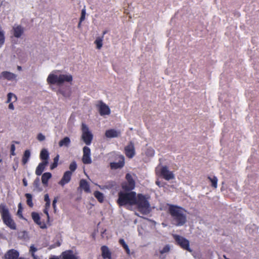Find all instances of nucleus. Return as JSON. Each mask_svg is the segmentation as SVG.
Listing matches in <instances>:
<instances>
[{"label": "nucleus", "instance_id": "f8f14e48", "mask_svg": "<svg viewBox=\"0 0 259 259\" xmlns=\"http://www.w3.org/2000/svg\"><path fill=\"white\" fill-rule=\"evenodd\" d=\"M125 154L129 158H133L135 155V150L134 143L131 142L128 145L124 148Z\"/></svg>", "mask_w": 259, "mask_h": 259}, {"label": "nucleus", "instance_id": "3c124183", "mask_svg": "<svg viewBox=\"0 0 259 259\" xmlns=\"http://www.w3.org/2000/svg\"><path fill=\"white\" fill-rule=\"evenodd\" d=\"M44 212L47 215L48 218H49V214L48 212V208H45L44 210Z\"/></svg>", "mask_w": 259, "mask_h": 259}, {"label": "nucleus", "instance_id": "4be33fe9", "mask_svg": "<svg viewBox=\"0 0 259 259\" xmlns=\"http://www.w3.org/2000/svg\"><path fill=\"white\" fill-rule=\"evenodd\" d=\"M14 30V36L16 38L20 37L24 32L23 28L20 26L18 25L17 26L13 27Z\"/></svg>", "mask_w": 259, "mask_h": 259}, {"label": "nucleus", "instance_id": "e433bc0d", "mask_svg": "<svg viewBox=\"0 0 259 259\" xmlns=\"http://www.w3.org/2000/svg\"><path fill=\"white\" fill-rule=\"evenodd\" d=\"M76 168H77L76 163L75 161H73L70 163V164L69 165V169L70 170V171H71V172H73L76 170Z\"/></svg>", "mask_w": 259, "mask_h": 259}, {"label": "nucleus", "instance_id": "a211bd4d", "mask_svg": "<svg viewBox=\"0 0 259 259\" xmlns=\"http://www.w3.org/2000/svg\"><path fill=\"white\" fill-rule=\"evenodd\" d=\"M0 77L8 80H12L15 79L16 75L13 73L6 71L1 73Z\"/></svg>", "mask_w": 259, "mask_h": 259}, {"label": "nucleus", "instance_id": "7ed1b4c3", "mask_svg": "<svg viewBox=\"0 0 259 259\" xmlns=\"http://www.w3.org/2000/svg\"><path fill=\"white\" fill-rule=\"evenodd\" d=\"M148 198V197L141 193L136 195L134 205H137L138 210L142 214H146L149 212L150 204Z\"/></svg>", "mask_w": 259, "mask_h": 259}, {"label": "nucleus", "instance_id": "2f4dec72", "mask_svg": "<svg viewBox=\"0 0 259 259\" xmlns=\"http://www.w3.org/2000/svg\"><path fill=\"white\" fill-rule=\"evenodd\" d=\"M119 242L121 245L123 247V248L125 249L126 252L128 254H130V249L128 246V245L125 243L123 239H120L119 240Z\"/></svg>", "mask_w": 259, "mask_h": 259}, {"label": "nucleus", "instance_id": "423d86ee", "mask_svg": "<svg viewBox=\"0 0 259 259\" xmlns=\"http://www.w3.org/2000/svg\"><path fill=\"white\" fill-rule=\"evenodd\" d=\"M81 139L87 145H90L92 143L93 135L90 131L87 125L82 123L81 124Z\"/></svg>", "mask_w": 259, "mask_h": 259}, {"label": "nucleus", "instance_id": "49530a36", "mask_svg": "<svg viewBox=\"0 0 259 259\" xmlns=\"http://www.w3.org/2000/svg\"><path fill=\"white\" fill-rule=\"evenodd\" d=\"M44 200L46 201V202H50V199L49 198V196L48 194H46L45 195Z\"/></svg>", "mask_w": 259, "mask_h": 259}, {"label": "nucleus", "instance_id": "5fc2aeb1", "mask_svg": "<svg viewBox=\"0 0 259 259\" xmlns=\"http://www.w3.org/2000/svg\"><path fill=\"white\" fill-rule=\"evenodd\" d=\"M81 22H80V21H79V23H78V28L80 27V26H81Z\"/></svg>", "mask_w": 259, "mask_h": 259}, {"label": "nucleus", "instance_id": "473e14b6", "mask_svg": "<svg viewBox=\"0 0 259 259\" xmlns=\"http://www.w3.org/2000/svg\"><path fill=\"white\" fill-rule=\"evenodd\" d=\"M82 161L85 164H91L92 163L91 155H83Z\"/></svg>", "mask_w": 259, "mask_h": 259}, {"label": "nucleus", "instance_id": "8fccbe9b", "mask_svg": "<svg viewBox=\"0 0 259 259\" xmlns=\"http://www.w3.org/2000/svg\"><path fill=\"white\" fill-rule=\"evenodd\" d=\"M50 205H51V202H46V204H45V208H49L50 207Z\"/></svg>", "mask_w": 259, "mask_h": 259}, {"label": "nucleus", "instance_id": "bb28decb", "mask_svg": "<svg viewBox=\"0 0 259 259\" xmlns=\"http://www.w3.org/2000/svg\"><path fill=\"white\" fill-rule=\"evenodd\" d=\"M30 156V152L29 150L25 151L22 157V162L23 164H25L28 161Z\"/></svg>", "mask_w": 259, "mask_h": 259}, {"label": "nucleus", "instance_id": "c9c22d12", "mask_svg": "<svg viewBox=\"0 0 259 259\" xmlns=\"http://www.w3.org/2000/svg\"><path fill=\"white\" fill-rule=\"evenodd\" d=\"M5 35L4 31L0 27V46L3 45L5 42Z\"/></svg>", "mask_w": 259, "mask_h": 259}, {"label": "nucleus", "instance_id": "09e8293b", "mask_svg": "<svg viewBox=\"0 0 259 259\" xmlns=\"http://www.w3.org/2000/svg\"><path fill=\"white\" fill-rule=\"evenodd\" d=\"M22 182H23V185L25 186V187H26L27 186V180L25 178H24L22 180Z\"/></svg>", "mask_w": 259, "mask_h": 259}, {"label": "nucleus", "instance_id": "b1692460", "mask_svg": "<svg viewBox=\"0 0 259 259\" xmlns=\"http://www.w3.org/2000/svg\"><path fill=\"white\" fill-rule=\"evenodd\" d=\"M40 158L42 161L48 162L49 158V153L48 150L46 149H43L40 151Z\"/></svg>", "mask_w": 259, "mask_h": 259}, {"label": "nucleus", "instance_id": "ea45409f", "mask_svg": "<svg viewBox=\"0 0 259 259\" xmlns=\"http://www.w3.org/2000/svg\"><path fill=\"white\" fill-rule=\"evenodd\" d=\"M83 155H91V149L87 146L83 148Z\"/></svg>", "mask_w": 259, "mask_h": 259}, {"label": "nucleus", "instance_id": "0eeeda50", "mask_svg": "<svg viewBox=\"0 0 259 259\" xmlns=\"http://www.w3.org/2000/svg\"><path fill=\"white\" fill-rule=\"evenodd\" d=\"M173 237L177 244L182 248L189 252L192 251L191 249L190 248V242L188 240L177 234L174 235Z\"/></svg>", "mask_w": 259, "mask_h": 259}, {"label": "nucleus", "instance_id": "39448f33", "mask_svg": "<svg viewBox=\"0 0 259 259\" xmlns=\"http://www.w3.org/2000/svg\"><path fill=\"white\" fill-rule=\"evenodd\" d=\"M72 81V76L70 74H60L57 76L54 74H50L47 78V82L51 84H61L64 82Z\"/></svg>", "mask_w": 259, "mask_h": 259}, {"label": "nucleus", "instance_id": "f03ea898", "mask_svg": "<svg viewBox=\"0 0 259 259\" xmlns=\"http://www.w3.org/2000/svg\"><path fill=\"white\" fill-rule=\"evenodd\" d=\"M136 193L134 191L122 192L118 193L117 203L119 206L128 205H134Z\"/></svg>", "mask_w": 259, "mask_h": 259}, {"label": "nucleus", "instance_id": "ddd939ff", "mask_svg": "<svg viewBox=\"0 0 259 259\" xmlns=\"http://www.w3.org/2000/svg\"><path fill=\"white\" fill-rule=\"evenodd\" d=\"M5 259H23L19 257V253L15 249H12L9 250L5 254Z\"/></svg>", "mask_w": 259, "mask_h": 259}, {"label": "nucleus", "instance_id": "4c0bfd02", "mask_svg": "<svg viewBox=\"0 0 259 259\" xmlns=\"http://www.w3.org/2000/svg\"><path fill=\"white\" fill-rule=\"evenodd\" d=\"M22 206L21 203H19L18 204V210L17 211V215L20 218H23V215H22Z\"/></svg>", "mask_w": 259, "mask_h": 259}, {"label": "nucleus", "instance_id": "a878e982", "mask_svg": "<svg viewBox=\"0 0 259 259\" xmlns=\"http://www.w3.org/2000/svg\"><path fill=\"white\" fill-rule=\"evenodd\" d=\"M70 143L71 141L70 138L68 137H66L59 141V146L60 147H68L70 144Z\"/></svg>", "mask_w": 259, "mask_h": 259}, {"label": "nucleus", "instance_id": "37998d69", "mask_svg": "<svg viewBox=\"0 0 259 259\" xmlns=\"http://www.w3.org/2000/svg\"><path fill=\"white\" fill-rule=\"evenodd\" d=\"M15 146L14 144H12L11 146V155L14 156L16 155L15 153Z\"/></svg>", "mask_w": 259, "mask_h": 259}, {"label": "nucleus", "instance_id": "a19ab883", "mask_svg": "<svg viewBox=\"0 0 259 259\" xmlns=\"http://www.w3.org/2000/svg\"><path fill=\"white\" fill-rule=\"evenodd\" d=\"M85 9L84 8L81 10V16L79 19L80 22H82L85 19Z\"/></svg>", "mask_w": 259, "mask_h": 259}, {"label": "nucleus", "instance_id": "aec40b11", "mask_svg": "<svg viewBox=\"0 0 259 259\" xmlns=\"http://www.w3.org/2000/svg\"><path fill=\"white\" fill-rule=\"evenodd\" d=\"M49 162L42 161L39 163L35 170V174L37 176H40L44 171L46 166L48 165Z\"/></svg>", "mask_w": 259, "mask_h": 259}, {"label": "nucleus", "instance_id": "c756f323", "mask_svg": "<svg viewBox=\"0 0 259 259\" xmlns=\"http://www.w3.org/2000/svg\"><path fill=\"white\" fill-rule=\"evenodd\" d=\"M94 196L98 200L99 202L102 203L104 201L103 194L99 191H96L94 193Z\"/></svg>", "mask_w": 259, "mask_h": 259}, {"label": "nucleus", "instance_id": "dca6fc26", "mask_svg": "<svg viewBox=\"0 0 259 259\" xmlns=\"http://www.w3.org/2000/svg\"><path fill=\"white\" fill-rule=\"evenodd\" d=\"M71 176L72 172L71 171H66L64 172L63 176L59 182V184L62 186H63L65 184L68 183L71 180Z\"/></svg>", "mask_w": 259, "mask_h": 259}, {"label": "nucleus", "instance_id": "4d7b16f0", "mask_svg": "<svg viewBox=\"0 0 259 259\" xmlns=\"http://www.w3.org/2000/svg\"><path fill=\"white\" fill-rule=\"evenodd\" d=\"M224 257L225 259H229V258H228L226 257V256L225 255H224Z\"/></svg>", "mask_w": 259, "mask_h": 259}, {"label": "nucleus", "instance_id": "f704fd0d", "mask_svg": "<svg viewBox=\"0 0 259 259\" xmlns=\"http://www.w3.org/2000/svg\"><path fill=\"white\" fill-rule=\"evenodd\" d=\"M59 159V155H57V156L54 158L53 163L50 166V168L51 169H53L57 166Z\"/></svg>", "mask_w": 259, "mask_h": 259}, {"label": "nucleus", "instance_id": "9d476101", "mask_svg": "<svg viewBox=\"0 0 259 259\" xmlns=\"http://www.w3.org/2000/svg\"><path fill=\"white\" fill-rule=\"evenodd\" d=\"M96 107L98 108L100 114L101 116L109 115L110 114V109L109 107L103 101H99Z\"/></svg>", "mask_w": 259, "mask_h": 259}, {"label": "nucleus", "instance_id": "7c9ffc66", "mask_svg": "<svg viewBox=\"0 0 259 259\" xmlns=\"http://www.w3.org/2000/svg\"><path fill=\"white\" fill-rule=\"evenodd\" d=\"M25 196L27 199V200H26L27 204L29 207H32L33 206V204L32 202V196L31 194H30L29 193H26V194H25Z\"/></svg>", "mask_w": 259, "mask_h": 259}, {"label": "nucleus", "instance_id": "1a4fd4ad", "mask_svg": "<svg viewBox=\"0 0 259 259\" xmlns=\"http://www.w3.org/2000/svg\"><path fill=\"white\" fill-rule=\"evenodd\" d=\"M49 259H78L77 257L73 254L71 250H68L62 252L60 256H53Z\"/></svg>", "mask_w": 259, "mask_h": 259}, {"label": "nucleus", "instance_id": "20e7f679", "mask_svg": "<svg viewBox=\"0 0 259 259\" xmlns=\"http://www.w3.org/2000/svg\"><path fill=\"white\" fill-rule=\"evenodd\" d=\"M0 213L4 223L12 230L16 229V225L12 218L8 208L3 203L0 204Z\"/></svg>", "mask_w": 259, "mask_h": 259}, {"label": "nucleus", "instance_id": "79ce46f5", "mask_svg": "<svg viewBox=\"0 0 259 259\" xmlns=\"http://www.w3.org/2000/svg\"><path fill=\"white\" fill-rule=\"evenodd\" d=\"M37 139L39 141H42L45 139V136L41 133H39L37 135Z\"/></svg>", "mask_w": 259, "mask_h": 259}, {"label": "nucleus", "instance_id": "58836bf2", "mask_svg": "<svg viewBox=\"0 0 259 259\" xmlns=\"http://www.w3.org/2000/svg\"><path fill=\"white\" fill-rule=\"evenodd\" d=\"M170 250V247L169 245H166L162 249L159 251V252L161 254H162L164 253L168 252Z\"/></svg>", "mask_w": 259, "mask_h": 259}, {"label": "nucleus", "instance_id": "72a5a7b5", "mask_svg": "<svg viewBox=\"0 0 259 259\" xmlns=\"http://www.w3.org/2000/svg\"><path fill=\"white\" fill-rule=\"evenodd\" d=\"M33 186L35 189L38 191L40 192L42 191V189L39 187L40 186V180L38 178H37L33 182Z\"/></svg>", "mask_w": 259, "mask_h": 259}, {"label": "nucleus", "instance_id": "cd10ccee", "mask_svg": "<svg viewBox=\"0 0 259 259\" xmlns=\"http://www.w3.org/2000/svg\"><path fill=\"white\" fill-rule=\"evenodd\" d=\"M17 100V96L13 93H9L7 95V103L15 102Z\"/></svg>", "mask_w": 259, "mask_h": 259}, {"label": "nucleus", "instance_id": "6e6552de", "mask_svg": "<svg viewBox=\"0 0 259 259\" xmlns=\"http://www.w3.org/2000/svg\"><path fill=\"white\" fill-rule=\"evenodd\" d=\"M126 182L122 183L121 187L125 191H132L135 187V182L132 176L127 173L125 175Z\"/></svg>", "mask_w": 259, "mask_h": 259}, {"label": "nucleus", "instance_id": "f257e3e1", "mask_svg": "<svg viewBox=\"0 0 259 259\" xmlns=\"http://www.w3.org/2000/svg\"><path fill=\"white\" fill-rule=\"evenodd\" d=\"M187 210L177 205L169 204L168 212L171 218V223L176 226H182L187 222Z\"/></svg>", "mask_w": 259, "mask_h": 259}, {"label": "nucleus", "instance_id": "5701e85b", "mask_svg": "<svg viewBox=\"0 0 259 259\" xmlns=\"http://www.w3.org/2000/svg\"><path fill=\"white\" fill-rule=\"evenodd\" d=\"M51 177L52 174L49 172H47L42 174L41 176V182L44 186H48V181L51 178Z\"/></svg>", "mask_w": 259, "mask_h": 259}, {"label": "nucleus", "instance_id": "412c9836", "mask_svg": "<svg viewBox=\"0 0 259 259\" xmlns=\"http://www.w3.org/2000/svg\"><path fill=\"white\" fill-rule=\"evenodd\" d=\"M79 187L86 193H90V185L85 180L81 179L79 182Z\"/></svg>", "mask_w": 259, "mask_h": 259}, {"label": "nucleus", "instance_id": "2eb2a0df", "mask_svg": "<svg viewBox=\"0 0 259 259\" xmlns=\"http://www.w3.org/2000/svg\"><path fill=\"white\" fill-rule=\"evenodd\" d=\"M121 132L119 130L115 129L108 130L105 132V135L108 138H117L120 136Z\"/></svg>", "mask_w": 259, "mask_h": 259}, {"label": "nucleus", "instance_id": "4468645a", "mask_svg": "<svg viewBox=\"0 0 259 259\" xmlns=\"http://www.w3.org/2000/svg\"><path fill=\"white\" fill-rule=\"evenodd\" d=\"M31 217L33 221L36 224H37L41 228L45 229L47 228L46 224L40 221V218L38 213L35 212H32L31 213Z\"/></svg>", "mask_w": 259, "mask_h": 259}, {"label": "nucleus", "instance_id": "6ab92c4d", "mask_svg": "<svg viewBox=\"0 0 259 259\" xmlns=\"http://www.w3.org/2000/svg\"><path fill=\"white\" fill-rule=\"evenodd\" d=\"M124 165V159L123 156H122L120 160L117 162H111L110 167L111 169H116L122 168Z\"/></svg>", "mask_w": 259, "mask_h": 259}, {"label": "nucleus", "instance_id": "864d4df0", "mask_svg": "<svg viewBox=\"0 0 259 259\" xmlns=\"http://www.w3.org/2000/svg\"><path fill=\"white\" fill-rule=\"evenodd\" d=\"M17 69H18L19 71H21V70H22V67H21L20 66H17Z\"/></svg>", "mask_w": 259, "mask_h": 259}, {"label": "nucleus", "instance_id": "a18cd8bd", "mask_svg": "<svg viewBox=\"0 0 259 259\" xmlns=\"http://www.w3.org/2000/svg\"><path fill=\"white\" fill-rule=\"evenodd\" d=\"M57 202V198L55 197L53 201V204H52V205H53V207L54 209V211H56V203Z\"/></svg>", "mask_w": 259, "mask_h": 259}, {"label": "nucleus", "instance_id": "6e6d98bb", "mask_svg": "<svg viewBox=\"0 0 259 259\" xmlns=\"http://www.w3.org/2000/svg\"><path fill=\"white\" fill-rule=\"evenodd\" d=\"M156 185H157L158 186H159V182H156Z\"/></svg>", "mask_w": 259, "mask_h": 259}, {"label": "nucleus", "instance_id": "9b49d317", "mask_svg": "<svg viewBox=\"0 0 259 259\" xmlns=\"http://www.w3.org/2000/svg\"><path fill=\"white\" fill-rule=\"evenodd\" d=\"M160 176L165 180L169 181L175 178L174 174L170 171L166 166H162L160 170Z\"/></svg>", "mask_w": 259, "mask_h": 259}, {"label": "nucleus", "instance_id": "603ef678", "mask_svg": "<svg viewBox=\"0 0 259 259\" xmlns=\"http://www.w3.org/2000/svg\"><path fill=\"white\" fill-rule=\"evenodd\" d=\"M33 257V259H40L38 256L36 255L35 254H33V255H31Z\"/></svg>", "mask_w": 259, "mask_h": 259}, {"label": "nucleus", "instance_id": "13d9d810", "mask_svg": "<svg viewBox=\"0 0 259 259\" xmlns=\"http://www.w3.org/2000/svg\"><path fill=\"white\" fill-rule=\"evenodd\" d=\"M15 143L16 144H19V142H15Z\"/></svg>", "mask_w": 259, "mask_h": 259}, {"label": "nucleus", "instance_id": "393cba45", "mask_svg": "<svg viewBox=\"0 0 259 259\" xmlns=\"http://www.w3.org/2000/svg\"><path fill=\"white\" fill-rule=\"evenodd\" d=\"M106 33V31H105L103 33V36L102 37H98L96 39L94 43L96 45V48L97 49H100L103 46V38L104 37V35Z\"/></svg>", "mask_w": 259, "mask_h": 259}, {"label": "nucleus", "instance_id": "c03bdc74", "mask_svg": "<svg viewBox=\"0 0 259 259\" xmlns=\"http://www.w3.org/2000/svg\"><path fill=\"white\" fill-rule=\"evenodd\" d=\"M36 250L37 249L33 245L30 246L29 251L31 253V255H33V254H35L34 253Z\"/></svg>", "mask_w": 259, "mask_h": 259}, {"label": "nucleus", "instance_id": "de8ad7c7", "mask_svg": "<svg viewBox=\"0 0 259 259\" xmlns=\"http://www.w3.org/2000/svg\"><path fill=\"white\" fill-rule=\"evenodd\" d=\"M14 102H11V103H9V108L11 110H14V106L13 105V103Z\"/></svg>", "mask_w": 259, "mask_h": 259}, {"label": "nucleus", "instance_id": "c85d7f7f", "mask_svg": "<svg viewBox=\"0 0 259 259\" xmlns=\"http://www.w3.org/2000/svg\"><path fill=\"white\" fill-rule=\"evenodd\" d=\"M207 179L210 181L211 183V186L212 187L216 189L218 187V178L215 176H213V177H210L208 176Z\"/></svg>", "mask_w": 259, "mask_h": 259}, {"label": "nucleus", "instance_id": "f3484780", "mask_svg": "<svg viewBox=\"0 0 259 259\" xmlns=\"http://www.w3.org/2000/svg\"><path fill=\"white\" fill-rule=\"evenodd\" d=\"M101 250L102 251V256L104 259H111L112 257L111 252L109 248L106 246L103 245L101 247Z\"/></svg>", "mask_w": 259, "mask_h": 259}]
</instances>
